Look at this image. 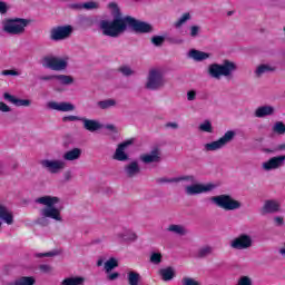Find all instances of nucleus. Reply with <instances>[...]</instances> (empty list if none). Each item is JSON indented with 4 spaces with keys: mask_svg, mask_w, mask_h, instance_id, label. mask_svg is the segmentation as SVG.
Here are the masks:
<instances>
[{
    "mask_svg": "<svg viewBox=\"0 0 285 285\" xmlns=\"http://www.w3.org/2000/svg\"><path fill=\"white\" fill-rule=\"evenodd\" d=\"M167 230H169V233H175L176 235H186V228L181 225H169Z\"/></svg>",
    "mask_w": 285,
    "mask_h": 285,
    "instance_id": "obj_34",
    "label": "nucleus"
},
{
    "mask_svg": "<svg viewBox=\"0 0 285 285\" xmlns=\"http://www.w3.org/2000/svg\"><path fill=\"white\" fill-rule=\"evenodd\" d=\"M165 126L166 128H174V130L179 128V125L177 122H167Z\"/></svg>",
    "mask_w": 285,
    "mask_h": 285,
    "instance_id": "obj_59",
    "label": "nucleus"
},
{
    "mask_svg": "<svg viewBox=\"0 0 285 285\" xmlns=\"http://www.w3.org/2000/svg\"><path fill=\"white\" fill-rule=\"evenodd\" d=\"M141 169L139 168V163L131 161L129 165L125 166V173L127 177H135L136 175H139Z\"/></svg>",
    "mask_w": 285,
    "mask_h": 285,
    "instance_id": "obj_22",
    "label": "nucleus"
},
{
    "mask_svg": "<svg viewBox=\"0 0 285 285\" xmlns=\"http://www.w3.org/2000/svg\"><path fill=\"white\" fill-rule=\"evenodd\" d=\"M37 279L32 276H21L17 278L14 282L9 283L8 285H35Z\"/></svg>",
    "mask_w": 285,
    "mask_h": 285,
    "instance_id": "obj_27",
    "label": "nucleus"
},
{
    "mask_svg": "<svg viewBox=\"0 0 285 285\" xmlns=\"http://www.w3.org/2000/svg\"><path fill=\"white\" fill-rule=\"evenodd\" d=\"M82 119H83V117H79V116H65V117H62L63 124H68V121H81Z\"/></svg>",
    "mask_w": 285,
    "mask_h": 285,
    "instance_id": "obj_45",
    "label": "nucleus"
},
{
    "mask_svg": "<svg viewBox=\"0 0 285 285\" xmlns=\"http://www.w3.org/2000/svg\"><path fill=\"white\" fill-rule=\"evenodd\" d=\"M140 159L144 164H155L159 161L161 159L159 156V149H154L150 154L142 155Z\"/></svg>",
    "mask_w": 285,
    "mask_h": 285,
    "instance_id": "obj_19",
    "label": "nucleus"
},
{
    "mask_svg": "<svg viewBox=\"0 0 285 285\" xmlns=\"http://www.w3.org/2000/svg\"><path fill=\"white\" fill-rule=\"evenodd\" d=\"M98 108L100 110H108V108H114V106H117V100L115 99H106V100H100L97 102Z\"/></svg>",
    "mask_w": 285,
    "mask_h": 285,
    "instance_id": "obj_31",
    "label": "nucleus"
},
{
    "mask_svg": "<svg viewBox=\"0 0 285 285\" xmlns=\"http://www.w3.org/2000/svg\"><path fill=\"white\" fill-rule=\"evenodd\" d=\"M71 10H83V3H71L69 4Z\"/></svg>",
    "mask_w": 285,
    "mask_h": 285,
    "instance_id": "obj_52",
    "label": "nucleus"
},
{
    "mask_svg": "<svg viewBox=\"0 0 285 285\" xmlns=\"http://www.w3.org/2000/svg\"><path fill=\"white\" fill-rule=\"evenodd\" d=\"M212 202H214L218 208H223V210H237L242 208L239 200L233 199L230 195L226 194L212 197Z\"/></svg>",
    "mask_w": 285,
    "mask_h": 285,
    "instance_id": "obj_6",
    "label": "nucleus"
},
{
    "mask_svg": "<svg viewBox=\"0 0 285 285\" xmlns=\"http://www.w3.org/2000/svg\"><path fill=\"white\" fill-rule=\"evenodd\" d=\"M102 35L105 37H118L128 29V16L124 18H115L112 21L104 20L100 23Z\"/></svg>",
    "mask_w": 285,
    "mask_h": 285,
    "instance_id": "obj_1",
    "label": "nucleus"
},
{
    "mask_svg": "<svg viewBox=\"0 0 285 285\" xmlns=\"http://www.w3.org/2000/svg\"><path fill=\"white\" fill-rule=\"evenodd\" d=\"M208 255H213V247L212 246H203L198 249L197 257L204 259V257H208Z\"/></svg>",
    "mask_w": 285,
    "mask_h": 285,
    "instance_id": "obj_33",
    "label": "nucleus"
},
{
    "mask_svg": "<svg viewBox=\"0 0 285 285\" xmlns=\"http://www.w3.org/2000/svg\"><path fill=\"white\" fill-rule=\"evenodd\" d=\"M158 275H160L163 282H170L171 279H175V268L173 267L161 268L159 269Z\"/></svg>",
    "mask_w": 285,
    "mask_h": 285,
    "instance_id": "obj_24",
    "label": "nucleus"
},
{
    "mask_svg": "<svg viewBox=\"0 0 285 285\" xmlns=\"http://www.w3.org/2000/svg\"><path fill=\"white\" fill-rule=\"evenodd\" d=\"M276 226H284V218L282 216H277L274 218Z\"/></svg>",
    "mask_w": 285,
    "mask_h": 285,
    "instance_id": "obj_57",
    "label": "nucleus"
},
{
    "mask_svg": "<svg viewBox=\"0 0 285 285\" xmlns=\"http://www.w3.org/2000/svg\"><path fill=\"white\" fill-rule=\"evenodd\" d=\"M235 70H237V65L228 59H225L222 65H209L208 75L213 79H222V77H230Z\"/></svg>",
    "mask_w": 285,
    "mask_h": 285,
    "instance_id": "obj_4",
    "label": "nucleus"
},
{
    "mask_svg": "<svg viewBox=\"0 0 285 285\" xmlns=\"http://www.w3.org/2000/svg\"><path fill=\"white\" fill-rule=\"evenodd\" d=\"M234 250H248L253 246V237L248 234H240L229 243Z\"/></svg>",
    "mask_w": 285,
    "mask_h": 285,
    "instance_id": "obj_9",
    "label": "nucleus"
},
{
    "mask_svg": "<svg viewBox=\"0 0 285 285\" xmlns=\"http://www.w3.org/2000/svg\"><path fill=\"white\" fill-rule=\"evenodd\" d=\"M0 12L1 14H6V12H8V4H6V2L0 1Z\"/></svg>",
    "mask_w": 285,
    "mask_h": 285,
    "instance_id": "obj_56",
    "label": "nucleus"
},
{
    "mask_svg": "<svg viewBox=\"0 0 285 285\" xmlns=\"http://www.w3.org/2000/svg\"><path fill=\"white\" fill-rule=\"evenodd\" d=\"M85 282H86V278H83L81 276H77V277L65 278L61 282V284L62 285H83Z\"/></svg>",
    "mask_w": 285,
    "mask_h": 285,
    "instance_id": "obj_30",
    "label": "nucleus"
},
{
    "mask_svg": "<svg viewBox=\"0 0 285 285\" xmlns=\"http://www.w3.org/2000/svg\"><path fill=\"white\" fill-rule=\"evenodd\" d=\"M215 188L214 184H207V185H202V184H196V185H190L186 187V194L187 195H202V193H210Z\"/></svg>",
    "mask_w": 285,
    "mask_h": 285,
    "instance_id": "obj_14",
    "label": "nucleus"
},
{
    "mask_svg": "<svg viewBox=\"0 0 285 285\" xmlns=\"http://www.w3.org/2000/svg\"><path fill=\"white\" fill-rule=\"evenodd\" d=\"M132 144H134L132 139H128L124 142H120L116 148V151L114 154V159H116V161H128L129 156L128 154H126V148H128V146H132Z\"/></svg>",
    "mask_w": 285,
    "mask_h": 285,
    "instance_id": "obj_13",
    "label": "nucleus"
},
{
    "mask_svg": "<svg viewBox=\"0 0 285 285\" xmlns=\"http://www.w3.org/2000/svg\"><path fill=\"white\" fill-rule=\"evenodd\" d=\"M197 35H199V27L191 26L190 27V37H197Z\"/></svg>",
    "mask_w": 285,
    "mask_h": 285,
    "instance_id": "obj_51",
    "label": "nucleus"
},
{
    "mask_svg": "<svg viewBox=\"0 0 285 285\" xmlns=\"http://www.w3.org/2000/svg\"><path fill=\"white\" fill-rule=\"evenodd\" d=\"M81 148H73L66 151L62 156V159H65V161H77V159L81 158Z\"/></svg>",
    "mask_w": 285,
    "mask_h": 285,
    "instance_id": "obj_20",
    "label": "nucleus"
},
{
    "mask_svg": "<svg viewBox=\"0 0 285 285\" xmlns=\"http://www.w3.org/2000/svg\"><path fill=\"white\" fill-rule=\"evenodd\" d=\"M233 139H235V131L228 130L218 140L206 144L205 150H207V153L220 150V148H224V146H226V144H230V141H233Z\"/></svg>",
    "mask_w": 285,
    "mask_h": 285,
    "instance_id": "obj_8",
    "label": "nucleus"
},
{
    "mask_svg": "<svg viewBox=\"0 0 285 285\" xmlns=\"http://www.w3.org/2000/svg\"><path fill=\"white\" fill-rule=\"evenodd\" d=\"M236 285H253V281H250V277L248 276H243Z\"/></svg>",
    "mask_w": 285,
    "mask_h": 285,
    "instance_id": "obj_46",
    "label": "nucleus"
},
{
    "mask_svg": "<svg viewBox=\"0 0 285 285\" xmlns=\"http://www.w3.org/2000/svg\"><path fill=\"white\" fill-rule=\"evenodd\" d=\"M1 75H3V77H8V76H11V77H19V71L14 70V69H10V70H3L1 72Z\"/></svg>",
    "mask_w": 285,
    "mask_h": 285,
    "instance_id": "obj_47",
    "label": "nucleus"
},
{
    "mask_svg": "<svg viewBox=\"0 0 285 285\" xmlns=\"http://www.w3.org/2000/svg\"><path fill=\"white\" fill-rule=\"evenodd\" d=\"M188 179H190V176H183L176 178L161 177L156 179V181L157 184H178V181H188Z\"/></svg>",
    "mask_w": 285,
    "mask_h": 285,
    "instance_id": "obj_28",
    "label": "nucleus"
},
{
    "mask_svg": "<svg viewBox=\"0 0 285 285\" xmlns=\"http://www.w3.org/2000/svg\"><path fill=\"white\" fill-rule=\"evenodd\" d=\"M118 72H121L124 77H130L131 75H135V71L129 66H121L118 68Z\"/></svg>",
    "mask_w": 285,
    "mask_h": 285,
    "instance_id": "obj_42",
    "label": "nucleus"
},
{
    "mask_svg": "<svg viewBox=\"0 0 285 285\" xmlns=\"http://www.w3.org/2000/svg\"><path fill=\"white\" fill-rule=\"evenodd\" d=\"M122 237V239H131V240H135V239H137V234H135V233H131L130 234V237H126V236H121Z\"/></svg>",
    "mask_w": 285,
    "mask_h": 285,
    "instance_id": "obj_61",
    "label": "nucleus"
},
{
    "mask_svg": "<svg viewBox=\"0 0 285 285\" xmlns=\"http://www.w3.org/2000/svg\"><path fill=\"white\" fill-rule=\"evenodd\" d=\"M3 97L7 101H10V104H14L18 107H21V106L28 107L31 104V101L28 99H19L8 92H4Z\"/></svg>",
    "mask_w": 285,
    "mask_h": 285,
    "instance_id": "obj_21",
    "label": "nucleus"
},
{
    "mask_svg": "<svg viewBox=\"0 0 285 285\" xmlns=\"http://www.w3.org/2000/svg\"><path fill=\"white\" fill-rule=\"evenodd\" d=\"M164 86H166V79H164L161 70L150 69L145 88H147V90H159L164 88Z\"/></svg>",
    "mask_w": 285,
    "mask_h": 285,
    "instance_id": "obj_5",
    "label": "nucleus"
},
{
    "mask_svg": "<svg viewBox=\"0 0 285 285\" xmlns=\"http://www.w3.org/2000/svg\"><path fill=\"white\" fill-rule=\"evenodd\" d=\"M273 112H275V108L271 106H262L255 110V117L262 119V117H268L269 115H273Z\"/></svg>",
    "mask_w": 285,
    "mask_h": 285,
    "instance_id": "obj_25",
    "label": "nucleus"
},
{
    "mask_svg": "<svg viewBox=\"0 0 285 285\" xmlns=\"http://www.w3.org/2000/svg\"><path fill=\"white\" fill-rule=\"evenodd\" d=\"M0 219L4 222V224H8V226H11V224H14V217L12 216V213L8 210V207L0 205ZM0 220V226H1Z\"/></svg>",
    "mask_w": 285,
    "mask_h": 285,
    "instance_id": "obj_17",
    "label": "nucleus"
},
{
    "mask_svg": "<svg viewBox=\"0 0 285 285\" xmlns=\"http://www.w3.org/2000/svg\"><path fill=\"white\" fill-rule=\"evenodd\" d=\"M47 108H49V110H58V112H72V110H75V105L66 101H49Z\"/></svg>",
    "mask_w": 285,
    "mask_h": 285,
    "instance_id": "obj_16",
    "label": "nucleus"
},
{
    "mask_svg": "<svg viewBox=\"0 0 285 285\" xmlns=\"http://www.w3.org/2000/svg\"><path fill=\"white\" fill-rule=\"evenodd\" d=\"M127 282L129 285H139V282H141V275L135 271H130L127 273Z\"/></svg>",
    "mask_w": 285,
    "mask_h": 285,
    "instance_id": "obj_29",
    "label": "nucleus"
},
{
    "mask_svg": "<svg viewBox=\"0 0 285 285\" xmlns=\"http://www.w3.org/2000/svg\"><path fill=\"white\" fill-rule=\"evenodd\" d=\"M161 253H153L150 256L151 264H161Z\"/></svg>",
    "mask_w": 285,
    "mask_h": 285,
    "instance_id": "obj_44",
    "label": "nucleus"
},
{
    "mask_svg": "<svg viewBox=\"0 0 285 285\" xmlns=\"http://www.w3.org/2000/svg\"><path fill=\"white\" fill-rule=\"evenodd\" d=\"M37 224H39L40 226H48V219H46V217L43 216L42 218H39L37 220Z\"/></svg>",
    "mask_w": 285,
    "mask_h": 285,
    "instance_id": "obj_58",
    "label": "nucleus"
},
{
    "mask_svg": "<svg viewBox=\"0 0 285 285\" xmlns=\"http://www.w3.org/2000/svg\"><path fill=\"white\" fill-rule=\"evenodd\" d=\"M200 132H213V124L210 120H205L198 126Z\"/></svg>",
    "mask_w": 285,
    "mask_h": 285,
    "instance_id": "obj_37",
    "label": "nucleus"
},
{
    "mask_svg": "<svg viewBox=\"0 0 285 285\" xmlns=\"http://www.w3.org/2000/svg\"><path fill=\"white\" fill-rule=\"evenodd\" d=\"M281 205L277 200H266L263 206V213H277L279 212Z\"/></svg>",
    "mask_w": 285,
    "mask_h": 285,
    "instance_id": "obj_23",
    "label": "nucleus"
},
{
    "mask_svg": "<svg viewBox=\"0 0 285 285\" xmlns=\"http://www.w3.org/2000/svg\"><path fill=\"white\" fill-rule=\"evenodd\" d=\"M10 107L3 102V101H0V112H10Z\"/></svg>",
    "mask_w": 285,
    "mask_h": 285,
    "instance_id": "obj_50",
    "label": "nucleus"
},
{
    "mask_svg": "<svg viewBox=\"0 0 285 285\" xmlns=\"http://www.w3.org/2000/svg\"><path fill=\"white\" fill-rule=\"evenodd\" d=\"M127 28H131L137 35H148L153 32V24L127 16Z\"/></svg>",
    "mask_w": 285,
    "mask_h": 285,
    "instance_id": "obj_7",
    "label": "nucleus"
},
{
    "mask_svg": "<svg viewBox=\"0 0 285 285\" xmlns=\"http://www.w3.org/2000/svg\"><path fill=\"white\" fill-rule=\"evenodd\" d=\"M273 132H276V135H285V125L282 121H277L273 126Z\"/></svg>",
    "mask_w": 285,
    "mask_h": 285,
    "instance_id": "obj_39",
    "label": "nucleus"
},
{
    "mask_svg": "<svg viewBox=\"0 0 285 285\" xmlns=\"http://www.w3.org/2000/svg\"><path fill=\"white\" fill-rule=\"evenodd\" d=\"M119 278V273L115 272V273H111L107 276V279H109V282H115V279H118Z\"/></svg>",
    "mask_w": 285,
    "mask_h": 285,
    "instance_id": "obj_55",
    "label": "nucleus"
},
{
    "mask_svg": "<svg viewBox=\"0 0 285 285\" xmlns=\"http://www.w3.org/2000/svg\"><path fill=\"white\" fill-rule=\"evenodd\" d=\"M106 128H107V130H111L112 132H117V128L115 127V125H107Z\"/></svg>",
    "mask_w": 285,
    "mask_h": 285,
    "instance_id": "obj_62",
    "label": "nucleus"
},
{
    "mask_svg": "<svg viewBox=\"0 0 285 285\" xmlns=\"http://www.w3.org/2000/svg\"><path fill=\"white\" fill-rule=\"evenodd\" d=\"M40 165L45 170H48L51 175H57L60 170H63L66 168V163L63 160H50V159H43L40 160Z\"/></svg>",
    "mask_w": 285,
    "mask_h": 285,
    "instance_id": "obj_11",
    "label": "nucleus"
},
{
    "mask_svg": "<svg viewBox=\"0 0 285 285\" xmlns=\"http://www.w3.org/2000/svg\"><path fill=\"white\" fill-rule=\"evenodd\" d=\"M117 266H119V263L115 258H109L105 263V271L106 273H110V271L117 268Z\"/></svg>",
    "mask_w": 285,
    "mask_h": 285,
    "instance_id": "obj_36",
    "label": "nucleus"
},
{
    "mask_svg": "<svg viewBox=\"0 0 285 285\" xmlns=\"http://www.w3.org/2000/svg\"><path fill=\"white\" fill-rule=\"evenodd\" d=\"M166 38L164 36H154L151 37V43L155 45L157 48L164 46Z\"/></svg>",
    "mask_w": 285,
    "mask_h": 285,
    "instance_id": "obj_40",
    "label": "nucleus"
},
{
    "mask_svg": "<svg viewBox=\"0 0 285 285\" xmlns=\"http://www.w3.org/2000/svg\"><path fill=\"white\" fill-rule=\"evenodd\" d=\"M36 204H42V206H47L46 208L41 209L42 217H48L49 219L61 222V209L55 207V204H59V197L42 196L36 199Z\"/></svg>",
    "mask_w": 285,
    "mask_h": 285,
    "instance_id": "obj_2",
    "label": "nucleus"
},
{
    "mask_svg": "<svg viewBox=\"0 0 285 285\" xmlns=\"http://www.w3.org/2000/svg\"><path fill=\"white\" fill-rule=\"evenodd\" d=\"M189 57L194 59V61H206L210 57V53H206L204 51H199L197 49H191L189 51Z\"/></svg>",
    "mask_w": 285,
    "mask_h": 285,
    "instance_id": "obj_26",
    "label": "nucleus"
},
{
    "mask_svg": "<svg viewBox=\"0 0 285 285\" xmlns=\"http://www.w3.org/2000/svg\"><path fill=\"white\" fill-rule=\"evenodd\" d=\"M181 285H202V283L193 277L185 276L181 278Z\"/></svg>",
    "mask_w": 285,
    "mask_h": 285,
    "instance_id": "obj_41",
    "label": "nucleus"
},
{
    "mask_svg": "<svg viewBox=\"0 0 285 285\" xmlns=\"http://www.w3.org/2000/svg\"><path fill=\"white\" fill-rule=\"evenodd\" d=\"M186 21H190V13L189 12H185L175 23V28H181L184 23H186Z\"/></svg>",
    "mask_w": 285,
    "mask_h": 285,
    "instance_id": "obj_38",
    "label": "nucleus"
},
{
    "mask_svg": "<svg viewBox=\"0 0 285 285\" xmlns=\"http://www.w3.org/2000/svg\"><path fill=\"white\" fill-rule=\"evenodd\" d=\"M284 161L285 155L269 158L267 161L263 163V170H277V168H282V166H284Z\"/></svg>",
    "mask_w": 285,
    "mask_h": 285,
    "instance_id": "obj_15",
    "label": "nucleus"
},
{
    "mask_svg": "<svg viewBox=\"0 0 285 285\" xmlns=\"http://www.w3.org/2000/svg\"><path fill=\"white\" fill-rule=\"evenodd\" d=\"M273 70H275V68L268 65H261L256 69V75L257 77H262V75H264L265 72H273Z\"/></svg>",
    "mask_w": 285,
    "mask_h": 285,
    "instance_id": "obj_35",
    "label": "nucleus"
},
{
    "mask_svg": "<svg viewBox=\"0 0 285 285\" xmlns=\"http://www.w3.org/2000/svg\"><path fill=\"white\" fill-rule=\"evenodd\" d=\"M55 255H57V253H55V252H47V253L36 254V257H55Z\"/></svg>",
    "mask_w": 285,
    "mask_h": 285,
    "instance_id": "obj_49",
    "label": "nucleus"
},
{
    "mask_svg": "<svg viewBox=\"0 0 285 285\" xmlns=\"http://www.w3.org/2000/svg\"><path fill=\"white\" fill-rule=\"evenodd\" d=\"M81 121L83 124L85 130H88L89 132H96V130H101V125L97 120L82 117Z\"/></svg>",
    "mask_w": 285,
    "mask_h": 285,
    "instance_id": "obj_18",
    "label": "nucleus"
},
{
    "mask_svg": "<svg viewBox=\"0 0 285 285\" xmlns=\"http://www.w3.org/2000/svg\"><path fill=\"white\" fill-rule=\"evenodd\" d=\"M195 97H197V92L195 90H190L187 92L188 101H195Z\"/></svg>",
    "mask_w": 285,
    "mask_h": 285,
    "instance_id": "obj_53",
    "label": "nucleus"
},
{
    "mask_svg": "<svg viewBox=\"0 0 285 285\" xmlns=\"http://www.w3.org/2000/svg\"><path fill=\"white\" fill-rule=\"evenodd\" d=\"M52 79H57V75L41 76L40 77V81H52Z\"/></svg>",
    "mask_w": 285,
    "mask_h": 285,
    "instance_id": "obj_54",
    "label": "nucleus"
},
{
    "mask_svg": "<svg viewBox=\"0 0 285 285\" xmlns=\"http://www.w3.org/2000/svg\"><path fill=\"white\" fill-rule=\"evenodd\" d=\"M108 8L110 10H119V6L117 4V2H109Z\"/></svg>",
    "mask_w": 285,
    "mask_h": 285,
    "instance_id": "obj_60",
    "label": "nucleus"
},
{
    "mask_svg": "<svg viewBox=\"0 0 285 285\" xmlns=\"http://www.w3.org/2000/svg\"><path fill=\"white\" fill-rule=\"evenodd\" d=\"M31 19L26 18H10L3 22V32L7 35H13L16 37H21L26 35V28L31 23Z\"/></svg>",
    "mask_w": 285,
    "mask_h": 285,
    "instance_id": "obj_3",
    "label": "nucleus"
},
{
    "mask_svg": "<svg viewBox=\"0 0 285 285\" xmlns=\"http://www.w3.org/2000/svg\"><path fill=\"white\" fill-rule=\"evenodd\" d=\"M276 150H285V144H281L276 147Z\"/></svg>",
    "mask_w": 285,
    "mask_h": 285,
    "instance_id": "obj_64",
    "label": "nucleus"
},
{
    "mask_svg": "<svg viewBox=\"0 0 285 285\" xmlns=\"http://www.w3.org/2000/svg\"><path fill=\"white\" fill-rule=\"evenodd\" d=\"M72 177V173H70V171H66L65 173V179L67 180V181H69V179Z\"/></svg>",
    "mask_w": 285,
    "mask_h": 285,
    "instance_id": "obj_63",
    "label": "nucleus"
},
{
    "mask_svg": "<svg viewBox=\"0 0 285 285\" xmlns=\"http://www.w3.org/2000/svg\"><path fill=\"white\" fill-rule=\"evenodd\" d=\"M82 9L97 10V9H99V3L95 2V1L85 2V3H82Z\"/></svg>",
    "mask_w": 285,
    "mask_h": 285,
    "instance_id": "obj_43",
    "label": "nucleus"
},
{
    "mask_svg": "<svg viewBox=\"0 0 285 285\" xmlns=\"http://www.w3.org/2000/svg\"><path fill=\"white\" fill-rule=\"evenodd\" d=\"M70 35H72V26L55 27L51 29L50 39H52V41H61L68 39Z\"/></svg>",
    "mask_w": 285,
    "mask_h": 285,
    "instance_id": "obj_12",
    "label": "nucleus"
},
{
    "mask_svg": "<svg viewBox=\"0 0 285 285\" xmlns=\"http://www.w3.org/2000/svg\"><path fill=\"white\" fill-rule=\"evenodd\" d=\"M57 81H59L62 86H70L71 83H75V78L72 76H66V75H56Z\"/></svg>",
    "mask_w": 285,
    "mask_h": 285,
    "instance_id": "obj_32",
    "label": "nucleus"
},
{
    "mask_svg": "<svg viewBox=\"0 0 285 285\" xmlns=\"http://www.w3.org/2000/svg\"><path fill=\"white\" fill-rule=\"evenodd\" d=\"M39 271H41V273H51L52 267L50 265L42 264L39 266Z\"/></svg>",
    "mask_w": 285,
    "mask_h": 285,
    "instance_id": "obj_48",
    "label": "nucleus"
},
{
    "mask_svg": "<svg viewBox=\"0 0 285 285\" xmlns=\"http://www.w3.org/2000/svg\"><path fill=\"white\" fill-rule=\"evenodd\" d=\"M42 66L50 70L61 71L68 68V61L57 57H45Z\"/></svg>",
    "mask_w": 285,
    "mask_h": 285,
    "instance_id": "obj_10",
    "label": "nucleus"
}]
</instances>
